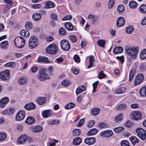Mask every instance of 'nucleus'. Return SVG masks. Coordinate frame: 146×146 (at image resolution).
<instances>
[{"label":"nucleus","mask_w":146,"mask_h":146,"mask_svg":"<svg viewBox=\"0 0 146 146\" xmlns=\"http://www.w3.org/2000/svg\"><path fill=\"white\" fill-rule=\"evenodd\" d=\"M38 38L35 36H31L29 40L28 47L32 49L36 47L38 44Z\"/></svg>","instance_id":"obj_1"},{"label":"nucleus","mask_w":146,"mask_h":146,"mask_svg":"<svg viewBox=\"0 0 146 146\" xmlns=\"http://www.w3.org/2000/svg\"><path fill=\"white\" fill-rule=\"evenodd\" d=\"M15 44L19 48H23L25 45V40L22 37L17 36L15 38L14 40Z\"/></svg>","instance_id":"obj_2"},{"label":"nucleus","mask_w":146,"mask_h":146,"mask_svg":"<svg viewBox=\"0 0 146 146\" xmlns=\"http://www.w3.org/2000/svg\"><path fill=\"white\" fill-rule=\"evenodd\" d=\"M125 50L127 54L133 58H135L138 54L137 49L134 47H126Z\"/></svg>","instance_id":"obj_3"},{"label":"nucleus","mask_w":146,"mask_h":146,"mask_svg":"<svg viewBox=\"0 0 146 146\" xmlns=\"http://www.w3.org/2000/svg\"><path fill=\"white\" fill-rule=\"evenodd\" d=\"M58 47L54 44H52L49 45L46 49L47 53L52 54H56L58 52Z\"/></svg>","instance_id":"obj_4"},{"label":"nucleus","mask_w":146,"mask_h":146,"mask_svg":"<svg viewBox=\"0 0 146 146\" xmlns=\"http://www.w3.org/2000/svg\"><path fill=\"white\" fill-rule=\"evenodd\" d=\"M37 78L39 80L43 81L49 79L50 77L46 73L45 70L42 69L39 70Z\"/></svg>","instance_id":"obj_5"},{"label":"nucleus","mask_w":146,"mask_h":146,"mask_svg":"<svg viewBox=\"0 0 146 146\" xmlns=\"http://www.w3.org/2000/svg\"><path fill=\"white\" fill-rule=\"evenodd\" d=\"M138 137L141 140H144L146 137V131L143 129L138 127L135 130Z\"/></svg>","instance_id":"obj_6"},{"label":"nucleus","mask_w":146,"mask_h":146,"mask_svg":"<svg viewBox=\"0 0 146 146\" xmlns=\"http://www.w3.org/2000/svg\"><path fill=\"white\" fill-rule=\"evenodd\" d=\"M60 45L61 48L64 51H68L70 48V44L66 40L63 39L61 40Z\"/></svg>","instance_id":"obj_7"},{"label":"nucleus","mask_w":146,"mask_h":146,"mask_svg":"<svg viewBox=\"0 0 146 146\" xmlns=\"http://www.w3.org/2000/svg\"><path fill=\"white\" fill-rule=\"evenodd\" d=\"M130 116L132 120H137L141 117V114L139 111H134L131 113Z\"/></svg>","instance_id":"obj_8"},{"label":"nucleus","mask_w":146,"mask_h":146,"mask_svg":"<svg viewBox=\"0 0 146 146\" xmlns=\"http://www.w3.org/2000/svg\"><path fill=\"white\" fill-rule=\"evenodd\" d=\"M9 71L6 70L0 73V79L3 80H7L9 78Z\"/></svg>","instance_id":"obj_9"},{"label":"nucleus","mask_w":146,"mask_h":146,"mask_svg":"<svg viewBox=\"0 0 146 146\" xmlns=\"http://www.w3.org/2000/svg\"><path fill=\"white\" fill-rule=\"evenodd\" d=\"M144 78V76L142 74H139L137 75L134 82V85H137L141 83L143 80Z\"/></svg>","instance_id":"obj_10"},{"label":"nucleus","mask_w":146,"mask_h":146,"mask_svg":"<svg viewBox=\"0 0 146 146\" xmlns=\"http://www.w3.org/2000/svg\"><path fill=\"white\" fill-rule=\"evenodd\" d=\"M25 116V113L23 110L19 111L17 113L15 117L16 120L20 121L23 119Z\"/></svg>","instance_id":"obj_11"},{"label":"nucleus","mask_w":146,"mask_h":146,"mask_svg":"<svg viewBox=\"0 0 146 146\" xmlns=\"http://www.w3.org/2000/svg\"><path fill=\"white\" fill-rule=\"evenodd\" d=\"M28 136L27 135L23 134L21 135L17 140V143L19 144H23L27 141Z\"/></svg>","instance_id":"obj_12"},{"label":"nucleus","mask_w":146,"mask_h":146,"mask_svg":"<svg viewBox=\"0 0 146 146\" xmlns=\"http://www.w3.org/2000/svg\"><path fill=\"white\" fill-rule=\"evenodd\" d=\"M113 135V133L112 131L108 130L102 132L100 135L103 137H109L112 136Z\"/></svg>","instance_id":"obj_13"},{"label":"nucleus","mask_w":146,"mask_h":146,"mask_svg":"<svg viewBox=\"0 0 146 146\" xmlns=\"http://www.w3.org/2000/svg\"><path fill=\"white\" fill-rule=\"evenodd\" d=\"M30 130L35 133H38L42 130V127L40 125L32 126L30 127Z\"/></svg>","instance_id":"obj_14"},{"label":"nucleus","mask_w":146,"mask_h":146,"mask_svg":"<svg viewBox=\"0 0 146 146\" xmlns=\"http://www.w3.org/2000/svg\"><path fill=\"white\" fill-rule=\"evenodd\" d=\"M9 101V99L7 97H5L2 98L0 100V107L3 108Z\"/></svg>","instance_id":"obj_15"},{"label":"nucleus","mask_w":146,"mask_h":146,"mask_svg":"<svg viewBox=\"0 0 146 146\" xmlns=\"http://www.w3.org/2000/svg\"><path fill=\"white\" fill-rule=\"evenodd\" d=\"M36 107L35 105L33 103H30L25 105L24 106V108L27 110H33Z\"/></svg>","instance_id":"obj_16"},{"label":"nucleus","mask_w":146,"mask_h":146,"mask_svg":"<svg viewBox=\"0 0 146 146\" xmlns=\"http://www.w3.org/2000/svg\"><path fill=\"white\" fill-rule=\"evenodd\" d=\"M95 141L96 139L93 137L87 138L85 139L84 141L85 143L88 145L93 144Z\"/></svg>","instance_id":"obj_17"},{"label":"nucleus","mask_w":146,"mask_h":146,"mask_svg":"<svg viewBox=\"0 0 146 146\" xmlns=\"http://www.w3.org/2000/svg\"><path fill=\"white\" fill-rule=\"evenodd\" d=\"M126 90L125 87H121L117 88L114 91V93L116 94H120L125 93Z\"/></svg>","instance_id":"obj_18"},{"label":"nucleus","mask_w":146,"mask_h":146,"mask_svg":"<svg viewBox=\"0 0 146 146\" xmlns=\"http://www.w3.org/2000/svg\"><path fill=\"white\" fill-rule=\"evenodd\" d=\"M37 103L39 105H42L45 104L46 102V98L44 97H40L36 99Z\"/></svg>","instance_id":"obj_19"},{"label":"nucleus","mask_w":146,"mask_h":146,"mask_svg":"<svg viewBox=\"0 0 146 146\" xmlns=\"http://www.w3.org/2000/svg\"><path fill=\"white\" fill-rule=\"evenodd\" d=\"M86 89V87L84 85L79 86L76 89V95H78L82 92L85 91Z\"/></svg>","instance_id":"obj_20"},{"label":"nucleus","mask_w":146,"mask_h":146,"mask_svg":"<svg viewBox=\"0 0 146 146\" xmlns=\"http://www.w3.org/2000/svg\"><path fill=\"white\" fill-rule=\"evenodd\" d=\"M125 23V19L122 17H119L117 20V27H120L123 25Z\"/></svg>","instance_id":"obj_21"},{"label":"nucleus","mask_w":146,"mask_h":146,"mask_svg":"<svg viewBox=\"0 0 146 146\" xmlns=\"http://www.w3.org/2000/svg\"><path fill=\"white\" fill-rule=\"evenodd\" d=\"M37 60L40 62H43L47 63H49L48 58L45 56H39L38 57Z\"/></svg>","instance_id":"obj_22"},{"label":"nucleus","mask_w":146,"mask_h":146,"mask_svg":"<svg viewBox=\"0 0 146 146\" xmlns=\"http://www.w3.org/2000/svg\"><path fill=\"white\" fill-rule=\"evenodd\" d=\"M42 17L41 14L38 13H36L32 15V18L35 21H38L40 20Z\"/></svg>","instance_id":"obj_23"},{"label":"nucleus","mask_w":146,"mask_h":146,"mask_svg":"<svg viewBox=\"0 0 146 146\" xmlns=\"http://www.w3.org/2000/svg\"><path fill=\"white\" fill-rule=\"evenodd\" d=\"M14 112V109L13 108H11L8 109L4 110L3 111L2 113L4 115H11Z\"/></svg>","instance_id":"obj_24"},{"label":"nucleus","mask_w":146,"mask_h":146,"mask_svg":"<svg viewBox=\"0 0 146 146\" xmlns=\"http://www.w3.org/2000/svg\"><path fill=\"white\" fill-rule=\"evenodd\" d=\"M51 111L48 110L44 111L42 113V115L44 117H48L50 116Z\"/></svg>","instance_id":"obj_25"},{"label":"nucleus","mask_w":146,"mask_h":146,"mask_svg":"<svg viewBox=\"0 0 146 146\" xmlns=\"http://www.w3.org/2000/svg\"><path fill=\"white\" fill-rule=\"evenodd\" d=\"M58 141L53 139H49L48 141L47 142L48 146H53L56 145V143Z\"/></svg>","instance_id":"obj_26"},{"label":"nucleus","mask_w":146,"mask_h":146,"mask_svg":"<svg viewBox=\"0 0 146 146\" xmlns=\"http://www.w3.org/2000/svg\"><path fill=\"white\" fill-rule=\"evenodd\" d=\"M35 121V119L33 117H29L27 118L25 122L28 124L31 125L33 124Z\"/></svg>","instance_id":"obj_27"},{"label":"nucleus","mask_w":146,"mask_h":146,"mask_svg":"<svg viewBox=\"0 0 146 146\" xmlns=\"http://www.w3.org/2000/svg\"><path fill=\"white\" fill-rule=\"evenodd\" d=\"M8 46V42L7 40H5L1 43L0 46L1 49H5L7 48Z\"/></svg>","instance_id":"obj_28"},{"label":"nucleus","mask_w":146,"mask_h":146,"mask_svg":"<svg viewBox=\"0 0 146 146\" xmlns=\"http://www.w3.org/2000/svg\"><path fill=\"white\" fill-rule=\"evenodd\" d=\"M127 105L125 104H121L118 105L116 107V110L119 111L124 110L126 109Z\"/></svg>","instance_id":"obj_29"},{"label":"nucleus","mask_w":146,"mask_h":146,"mask_svg":"<svg viewBox=\"0 0 146 146\" xmlns=\"http://www.w3.org/2000/svg\"><path fill=\"white\" fill-rule=\"evenodd\" d=\"M27 80V79L26 77H22L19 79L18 82L19 84L21 85H23L26 83Z\"/></svg>","instance_id":"obj_30"},{"label":"nucleus","mask_w":146,"mask_h":146,"mask_svg":"<svg viewBox=\"0 0 146 146\" xmlns=\"http://www.w3.org/2000/svg\"><path fill=\"white\" fill-rule=\"evenodd\" d=\"M16 66V64L14 62H8L5 64V67L14 68Z\"/></svg>","instance_id":"obj_31"},{"label":"nucleus","mask_w":146,"mask_h":146,"mask_svg":"<svg viewBox=\"0 0 146 146\" xmlns=\"http://www.w3.org/2000/svg\"><path fill=\"white\" fill-rule=\"evenodd\" d=\"M140 57L141 59L146 58V49L143 50L140 53Z\"/></svg>","instance_id":"obj_32"},{"label":"nucleus","mask_w":146,"mask_h":146,"mask_svg":"<svg viewBox=\"0 0 146 146\" xmlns=\"http://www.w3.org/2000/svg\"><path fill=\"white\" fill-rule=\"evenodd\" d=\"M130 140L132 143L133 145L138 143L139 141V139L135 136L131 137L130 138Z\"/></svg>","instance_id":"obj_33"},{"label":"nucleus","mask_w":146,"mask_h":146,"mask_svg":"<svg viewBox=\"0 0 146 146\" xmlns=\"http://www.w3.org/2000/svg\"><path fill=\"white\" fill-rule=\"evenodd\" d=\"M88 19H90L94 23L95 22L98 20V17L96 15L90 14L88 17Z\"/></svg>","instance_id":"obj_34"},{"label":"nucleus","mask_w":146,"mask_h":146,"mask_svg":"<svg viewBox=\"0 0 146 146\" xmlns=\"http://www.w3.org/2000/svg\"><path fill=\"white\" fill-rule=\"evenodd\" d=\"M73 135L74 136H78L80 135L81 132L80 130L78 129H75L72 131Z\"/></svg>","instance_id":"obj_35"},{"label":"nucleus","mask_w":146,"mask_h":146,"mask_svg":"<svg viewBox=\"0 0 146 146\" xmlns=\"http://www.w3.org/2000/svg\"><path fill=\"white\" fill-rule=\"evenodd\" d=\"M94 61V56H90V57L89 64L88 66V68H90L93 66Z\"/></svg>","instance_id":"obj_36"},{"label":"nucleus","mask_w":146,"mask_h":146,"mask_svg":"<svg viewBox=\"0 0 146 146\" xmlns=\"http://www.w3.org/2000/svg\"><path fill=\"white\" fill-rule=\"evenodd\" d=\"M65 27L68 31H71L73 29V27L72 25L70 23H66L65 24Z\"/></svg>","instance_id":"obj_37"},{"label":"nucleus","mask_w":146,"mask_h":146,"mask_svg":"<svg viewBox=\"0 0 146 146\" xmlns=\"http://www.w3.org/2000/svg\"><path fill=\"white\" fill-rule=\"evenodd\" d=\"M123 50V48L120 46L115 47L113 50V52L115 54H117L121 53Z\"/></svg>","instance_id":"obj_38"},{"label":"nucleus","mask_w":146,"mask_h":146,"mask_svg":"<svg viewBox=\"0 0 146 146\" xmlns=\"http://www.w3.org/2000/svg\"><path fill=\"white\" fill-rule=\"evenodd\" d=\"M98 130L96 128H93L90 130L87 133V135L88 136H91L96 134Z\"/></svg>","instance_id":"obj_39"},{"label":"nucleus","mask_w":146,"mask_h":146,"mask_svg":"<svg viewBox=\"0 0 146 146\" xmlns=\"http://www.w3.org/2000/svg\"><path fill=\"white\" fill-rule=\"evenodd\" d=\"M55 4L52 2L48 1L47 2L44 7L45 8H51L55 7Z\"/></svg>","instance_id":"obj_40"},{"label":"nucleus","mask_w":146,"mask_h":146,"mask_svg":"<svg viewBox=\"0 0 146 146\" xmlns=\"http://www.w3.org/2000/svg\"><path fill=\"white\" fill-rule=\"evenodd\" d=\"M139 11L142 13H146V5L143 4L141 5L139 8Z\"/></svg>","instance_id":"obj_41"},{"label":"nucleus","mask_w":146,"mask_h":146,"mask_svg":"<svg viewBox=\"0 0 146 146\" xmlns=\"http://www.w3.org/2000/svg\"><path fill=\"white\" fill-rule=\"evenodd\" d=\"M100 111V110L98 108H94L91 111V113L94 115H98Z\"/></svg>","instance_id":"obj_42"},{"label":"nucleus","mask_w":146,"mask_h":146,"mask_svg":"<svg viewBox=\"0 0 146 146\" xmlns=\"http://www.w3.org/2000/svg\"><path fill=\"white\" fill-rule=\"evenodd\" d=\"M135 74V71L133 69L131 70L129 74V80L131 82Z\"/></svg>","instance_id":"obj_43"},{"label":"nucleus","mask_w":146,"mask_h":146,"mask_svg":"<svg viewBox=\"0 0 146 146\" xmlns=\"http://www.w3.org/2000/svg\"><path fill=\"white\" fill-rule=\"evenodd\" d=\"M82 142V140L79 137H77L73 141V143L75 145L80 144Z\"/></svg>","instance_id":"obj_44"},{"label":"nucleus","mask_w":146,"mask_h":146,"mask_svg":"<svg viewBox=\"0 0 146 146\" xmlns=\"http://www.w3.org/2000/svg\"><path fill=\"white\" fill-rule=\"evenodd\" d=\"M139 93L141 96H146V86L142 88L140 90Z\"/></svg>","instance_id":"obj_45"},{"label":"nucleus","mask_w":146,"mask_h":146,"mask_svg":"<svg viewBox=\"0 0 146 146\" xmlns=\"http://www.w3.org/2000/svg\"><path fill=\"white\" fill-rule=\"evenodd\" d=\"M106 41L104 40H99L97 41L98 45L101 47H104Z\"/></svg>","instance_id":"obj_46"},{"label":"nucleus","mask_w":146,"mask_h":146,"mask_svg":"<svg viewBox=\"0 0 146 146\" xmlns=\"http://www.w3.org/2000/svg\"><path fill=\"white\" fill-rule=\"evenodd\" d=\"M75 106V104L73 103H70L66 104L65 106V108L66 109L69 110L72 109Z\"/></svg>","instance_id":"obj_47"},{"label":"nucleus","mask_w":146,"mask_h":146,"mask_svg":"<svg viewBox=\"0 0 146 146\" xmlns=\"http://www.w3.org/2000/svg\"><path fill=\"white\" fill-rule=\"evenodd\" d=\"M137 5V4L135 1H130L129 4V7L132 9L136 8Z\"/></svg>","instance_id":"obj_48"},{"label":"nucleus","mask_w":146,"mask_h":146,"mask_svg":"<svg viewBox=\"0 0 146 146\" xmlns=\"http://www.w3.org/2000/svg\"><path fill=\"white\" fill-rule=\"evenodd\" d=\"M21 35L22 36L28 37L29 36V31L25 30H22L20 32Z\"/></svg>","instance_id":"obj_49"},{"label":"nucleus","mask_w":146,"mask_h":146,"mask_svg":"<svg viewBox=\"0 0 146 146\" xmlns=\"http://www.w3.org/2000/svg\"><path fill=\"white\" fill-rule=\"evenodd\" d=\"M134 29L132 26H129L126 28V31L129 34L131 33L133 31Z\"/></svg>","instance_id":"obj_50"},{"label":"nucleus","mask_w":146,"mask_h":146,"mask_svg":"<svg viewBox=\"0 0 146 146\" xmlns=\"http://www.w3.org/2000/svg\"><path fill=\"white\" fill-rule=\"evenodd\" d=\"M122 119V114L121 113L118 114L114 117V120L116 122L120 121Z\"/></svg>","instance_id":"obj_51"},{"label":"nucleus","mask_w":146,"mask_h":146,"mask_svg":"<svg viewBox=\"0 0 146 146\" xmlns=\"http://www.w3.org/2000/svg\"><path fill=\"white\" fill-rule=\"evenodd\" d=\"M107 76L106 74H105L103 71H101L98 74V78L100 79H102L104 78Z\"/></svg>","instance_id":"obj_52"},{"label":"nucleus","mask_w":146,"mask_h":146,"mask_svg":"<svg viewBox=\"0 0 146 146\" xmlns=\"http://www.w3.org/2000/svg\"><path fill=\"white\" fill-rule=\"evenodd\" d=\"M98 81H96L93 84V89L92 92V93H94L97 92L96 89L97 88Z\"/></svg>","instance_id":"obj_53"},{"label":"nucleus","mask_w":146,"mask_h":146,"mask_svg":"<svg viewBox=\"0 0 146 146\" xmlns=\"http://www.w3.org/2000/svg\"><path fill=\"white\" fill-rule=\"evenodd\" d=\"M25 26L27 29H30L32 27V23L30 22L27 21L26 23Z\"/></svg>","instance_id":"obj_54"},{"label":"nucleus","mask_w":146,"mask_h":146,"mask_svg":"<svg viewBox=\"0 0 146 146\" xmlns=\"http://www.w3.org/2000/svg\"><path fill=\"white\" fill-rule=\"evenodd\" d=\"M6 138V135L4 132L0 133V141L5 140Z\"/></svg>","instance_id":"obj_55"},{"label":"nucleus","mask_w":146,"mask_h":146,"mask_svg":"<svg viewBox=\"0 0 146 146\" xmlns=\"http://www.w3.org/2000/svg\"><path fill=\"white\" fill-rule=\"evenodd\" d=\"M69 38L72 42H75L77 40L76 36L75 35H71L69 36Z\"/></svg>","instance_id":"obj_56"},{"label":"nucleus","mask_w":146,"mask_h":146,"mask_svg":"<svg viewBox=\"0 0 146 146\" xmlns=\"http://www.w3.org/2000/svg\"><path fill=\"white\" fill-rule=\"evenodd\" d=\"M117 9L119 13H122L124 11V7L123 5H120L117 7Z\"/></svg>","instance_id":"obj_57"},{"label":"nucleus","mask_w":146,"mask_h":146,"mask_svg":"<svg viewBox=\"0 0 146 146\" xmlns=\"http://www.w3.org/2000/svg\"><path fill=\"white\" fill-rule=\"evenodd\" d=\"M114 4V0H110L108 3V8L109 9L111 8Z\"/></svg>","instance_id":"obj_58"},{"label":"nucleus","mask_w":146,"mask_h":146,"mask_svg":"<svg viewBox=\"0 0 146 146\" xmlns=\"http://www.w3.org/2000/svg\"><path fill=\"white\" fill-rule=\"evenodd\" d=\"M124 129V128L123 127H118L115 128L114 129V130L116 132H119L123 130Z\"/></svg>","instance_id":"obj_59"},{"label":"nucleus","mask_w":146,"mask_h":146,"mask_svg":"<svg viewBox=\"0 0 146 146\" xmlns=\"http://www.w3.org/2000/svg\"><path fill=\"white\" fill-rule=\"evenodd\" d=\"M70 84V82L68 80H64L62 82V85L64 86H68Z\"/></svg>","instance_id":"obj_60"},{"label":"nucleus","mask_w":146,"mask_h":146,"mask_svg":"<svg viewBox=\"0 0 146 146\" xmlns=\"http://www.w3.org/2000/svg\"><path fill=\"white\" fill-rule=\"evenodd\" d=\"M74 61L77 63H79L80 61V57L78 55L76 54L74 55Z\"/></svg>","instance_id":"obj_61"},{"label":"nucleus","mask_w":146,"mask_h":146,"mask_svg":"<svg viewBox=\"0 0 146 146\" xmlns=\"http://www.w3.org/2000/svg\"><path fill=\"white\" fill-rule=\"evenodd\" d=\"M98 126L99 128H105L107 127L106 124L104 122H101L98 125Z\"/></svg>","instance_id":"obj_62"},{"label":"nucleus","mask_w":146,"mask_h":146,"mask_svg":"<svg viewBox=\"0 0 146 146\" xmlns=\"http://www.w3.org/2000/svg\"><path fill=\"white\" fill-rule=\"evenodd\" d=\"M4 1L6 3V5H8V6H10L11 7L12 5L13 4V1L10 0H4Z\"/></svg>","instance_id":"obj_63"},{"label":"nucleus","mask_w":146,"mask_h":146,"mask_svg":"<svg viewBox=\"0 0 146 146\" xmlns=\"http://www.w3.org/2000/svg\"><path fill=\"white\" fill-rule=\"evenodd\" d=\"M121 146H129L128 141L127 140H123L121 143Z\"/></svg>","instance_id":"obj_64"}]
</instances>
